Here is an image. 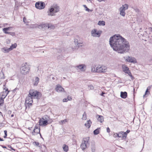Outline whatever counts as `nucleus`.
Listing matches in <instances>:
<instances>
[{"label": "nucleus", "instance_id": "1", "mask_svg": "<svg viewBox=\"0 0 152 152\" xmlns=\"http://www.w3.org/2000/svg\"><path fill=\"white\" fill-rule=\"evenodd\" d=\"M109 43L113 50L118 53H125L130 49L129 42L120 35H115L111 37Z\"/></svg>", "mask_w": 152, "mask_h": 152}, {"label": "nucleus", "instance_id": "2", "mask_svg": "<svg viewBox=\"0 0 152 152\" xmlns=\"http://www.w3.org/2000/svg\"><path fill=\"white\" fill-rule=\"evenodd\" d=\"M60 10L59 7L56 4L52 6L48 11V15L49 16H53L55 15V13L58 12Z\"/></svg>", "mask_w": 152, "mask_h": 152}, {"label": "nucleus", "instance_id": "3", "mask_svg": "<svg viewBox=\"0 0 152 152\" xmlns=\"http://www.w3.org/2000/svg\"><path fill=\"white\" fill-rule=\"evenodd\" d=\"M28 94L34 99H39L42 94L41 93L33 89H31L29 92Z\"/></svg>", "mask_w": 152, "mask_h": 152}, {"label": "nucleus", "instance_id": "4", "mask_svg": "<svg viewBox=\"0 0 152 152\" xmlns=\"http://www.w3.org/2000/svg\"><path fill=\"white\" fill-rule=\"evenodd\" d=\"M29 70V67L26 64H23L20 68V72L21 74L25 75L28 73Z\"/></svg>", "mask_w": 152, "mask_h": 152}, {"label": "nucleus", "instance_id": "5", "mask_svg": "<svg viewBox=\"0 0 152 152\" xmlns=\"http://www.w3.org/2000/svg\"><path fill=\"white\" fill-rule=\"evenodd\" d=\"M39 29H46V28H53L54 27L51 24L46 23H42L38 26Z\"/></svg>", "mask_w": 152, "mask_h": 152}, {"label": "nucleus", "instance_id": "6", "mask_svg": "<svg viewBox=\"0 0 152 152\" xmlns=\"http://www.w3.org/2000/svg\"><path fill=\"white\" fill-rule=\"evenodd\" d=\"M129 5L127 4L123 5L119 9L120 14L123 16H124L125 15V10L128 8Z\"/></svg>", "mask_w": 152, "mask_h": 152}, {"label": "nucleus", "instance_id": "7", "mask_svg": "<svg viewBox=\"0 0 152 152\" xmlns=\"http://www.w3.org/2000/svg\"><path fill=\"white\" fill-rule=\"evenodd\" d=\"M107 68L104 66L99 65L96 68V73H104L107 71Z\"/></svg>", "mask_w": 152, "mask_h": 152}, {"label": "nucleus", "instance_id": "8", "mask_svg": "<svg viewBox=\"0 0 152 152\" xmlns=\"http://www.w3.org/2000/svg\"><path fill=\"white\" fill-rule=\"evenodd\" d=\"M102 33V31L100 30L97 31L96 29L92 30L91 32V35L94 37H99Z\"/></svg>", "mask_w": 152, "mask_h": 152}, {"label": "nucleus", "instance_id": "9", "mask_svg": "<svg viewBox=\"0 0 152 152\" xmlns=\"http://www.w3.org/2000/svg\"><path fill=\"white\" fill-rule=\"evenodd\" d=\"M35 7L39 9H44L45 6V4L43 2H37L35 4Z\"/></svg>", "mask_w": 152, "mask_h": 152}, {"label": "nucleus", "instance_id": "10", "mask_svg": "<svg viewBox=\"0 0 152 152\" xmlns=\"http://www.w3.org/2000/svg\"><path fill=\"white\" fill-rule=\"evenodd\" d=\"M122 69L123 71L126 73L130 77H131L132 79H133V77L131 74V73L129 70V68L127 66L125 65L122 66Z\"/></svg>", "mask_w": 152, "mask_h": 152}, {"label": "nucleus", "instance_id": "11", "mask_svg": "<svg viewBox=\"0 0 152 152\" xmlns=\"http://www.w3.org/2000/svg\"><path fill=\"white\" fill-rule=\"evenodd\" d=\"M33 99L34 98L28 94V96L26 99L25 104H29L30 105H31L33 103Z\"/></svg>", "mask_w": 152, "mask_h": 152}, {"label": "nucleus", "instance_id": "12", "mask_svg": "<svg viewBox=\"0 0 152 152\" xmlns=\"http://www.w3.org/2000/svg\"><path fill=\"white\" fill-rule=\"evenodd\" d=\"M125 60L129 62L135 64L137 62L136 59L132 57H128L125 59Z\"/></svg>", "mask_w": 152, "mask_h": 152}, {"label": "nucleus", "instance_id": "13", "mask_svg": "<svg viewBox=\"0 0 152 152\" xmlns=\"http://www.w3.org/2000/svg\"><path fill=\"white\" fill-rule=\"evenodd\" d=\"M40 128H39L36 125L35 126L34 129L32 132V134L35 135L39 133H40Z\"/></svg>", "mask_w": 152, "mask_h": 152}, {"label": "nucleus", "instance_id": "14", "mask_svg": "<svg viewBox=\"0 0 152 152\" xmlns=\"http://www.w3.org/2000/svg\"><path fill=\"white\" fill-rule=\"evenodd\" d=\"M90 148L92 152H95L96 151V147L95 142H91Z\"/></svg>", "mask_w": 152, "mask_h": 152}, {"label": "nucleus", "instance_id": "15", "mask_svg": "<svg viewBox=\"0 0 152 152\" xmlns=\"http://www.w3.org/2000/svg\"><path fill=\"white\" fill-rule=\"evenodd\" d=\"M48 122L44 120L43 119H40L39 121V124L40 126H44L47 125L48 124Z\"/></svg>", "mask_w": 152, "mask_h": 152}, {"label": "nucleus", "instance_id": "16", "mask_svg": "<svg viewBox=\"0 0 152 152\" xmlns=\"http://www.w3.org/2000/svg\"><path fill=\"white\" fill-rule=\"evenodd\" d=\"M56 91L58 92L64 91V88L59 85H57L55 88Z\"/></svg>", "mask_w": 152, "mask_h": 152}, {"label": "nucleus", "instance_id": "17", "mask_svg": "<svg viewBox=\"0 0 152 152\" xmlns=\"http://www.w3.org/2000/svg\"><path fill=\"white\" fill-rule=\"evenodd\" d=\"M89 137H86L83 138L82 141V142L83 143H84L85 144H86V145L87 146V147L88 146L89 144Z\"/></svg>", "mask_w": 152, "mask_h": 152}, {"label": "nucleus", "instance_id": "18", "mask_svg": "<svg viewBox=\"0 0 152 152\" xmlns=\"http://www.w3.org/2000/svg\"><path fill=\"white\" fill-rule=\"evenodd\" d=\"M96 118L97 119L98 121L100 123H102L104 121V118L102 116L97 115L96 116Z\"/></svg>", "mask_w": 152, "mask_h": 152}, {"label": "nucleus", "instance_id": "19", "mask_svg": "<svg viewBox=\"0 0 152 152\" xmlns=\"http://www.w3.org/2000/svg\"><path fill=\"white\" fill-rule=\"evenodd\" d=\"M78 68L80 69L81 71H84L86 69V67L84 64H81L76 66Z\"/></svg>", "mask_w": 152, "mask_h": 152}, {"label": "nucleus", "instance_id": "20", "mask_svg": "<svg viewBox=\"0 0 152 152\" xmlns=\"http://www.w3.org/2000/svg\"><path fill=\"white\" fill-rule=\"evenodd\" d=\"M34 143L36 146H38L40 148H44V151H45L46 149V147L45 145H40L39 146V142H34Z\"/></svg>", "mask_w": 152, "mask_h": 152}, {"label": "nucleus", "instance_id": "21", "mask_svg": "<svg viewBox=\"0 0 152 152\" xmlns=\"http://www.w3.org/2000/svg\"><path fill=\"white\" fill-rule=\"evenodd\" d=\"M120 96L121 98L123 99H125L127 96V93L126 91L124 92L121 91V92Z\"/></svg>", "mask_w": 152, "mask_h": 152}, {"label": "nucleus", "instance_id": "22", "mask_svg": "<svg viewBox=\"0 0 152 152\" xmlns=\"http://www.w3.org/2000/svg\"><path fill=\"white\" fill-rule=\"evenodd\" d=\"M1 51L4 53H7L11 50L9 48L4 47L1 49Z\"/></svg>", "mask_w": 152, "mask_h": 152}, {"label": "nucleus", "instance_id": "23", "mask_svg": "<svg viewBox=\"0 0 152 152\" xmlns=\"http://www.w3.org/2000/svg\"><path fill=\"white\" fill-rule=\"evenodd\" d=\"M80 147L83 151H84L88 147L84 143H83L82 142Z\"/></svg>", "mask_w": 152, "mask_h": 152}, {"label": "nucleus", "instance_id": "24", "mask_svg": "<svg viewBox=\"0 0 152 152\" xmlns=\"http://www.w3.org/2000/svg\"><path fill=\"white\" fill-rule=\"evenodd\" d=\"M91 122L89 120L87 121V123L85 124V125L86 127L89 128L91 126Z\"/></svg>", "mask_w": 152, "mask_h": 152}, {"label": "nucleus", "instance_id": "25", "mask_svg": "<svg viewBox=\"0 0 152 152\" xmlns=\"http://www.w3.org/2000/svg\"><path fill=\"white\" fill-rule=\"evenodd\" d=\"M83 45V43H78L76 45V47L74 48H72V49L74 50L77 49L78 48L80 47H81Z\"/></svg>", "mask_w": 152, "mask_h": 152}, {"label": "nucleus", "instance_id": "26", "mask_svg": "<svg viewBox=\"0 0 152 152\" xmlns=\"http://www.w3.org/2000/svg\"><path fill=\"white\" fill-rule=\"evenodd\" d=\"M63 148L64 151L66 152H67L68 151L69 148L68 146L64 144L63 146Z\"/></svg>", "mask_w": 152, "mask_h": 152}, {"label": "nucleus", "instance_id": "27", "mask_svg": "<svg viewBox=\"0 0 152 152\" xmlns=\"http://www.w3.org/2000/svg\"><path fill=\"white\" fill-rule=\"evenodd\" d=\"M39 79L38 77H36L35 79V81L34 83V85L35 86H37L39 83Z\"/></svg>", "mask_w": 152, "mask_h": 152}, {"label": "nucleus", "instance_id": "28", "mask_svg": "<svg viewBox=\"0 0 152 152\" xmlns=\"http://www.w3.org/2000/svg\"><path fill=\"white\" fill-rule=\"evenodd\" d=\"M42 119L44 120H45L47 122L50 119V117L47 115H45L42 118Z\"/></svg>", "mask_w": 152, "mask_h": 152}, {"label": "nucleus", "instance_id": "29", "mask_svg": "<svg viewBox=\"0 0 152 152\" xmlns=\"http://www.w3.org/2000/svg\"><path fill=\"white\" fill-rule=\"evenodd\" d=\"M98 25L99 26H104L105 25V22L104 21H99L98 23Z\"/></svg>", "mask_w": 152, "mask_h": 152}, {"label": "nucleus", "instance_id": "30", "mask_svg": "<svg viewBox=\"0 0 152 152\" xmlns=\"http://www.w3.org/2000/svg\"><path fill=\"white\" fill-rule=\"evenodd\" d=\"M17 46V45L15 43L14 44H12V45H11L10 48H9L10 49V50H11L14 48H15Z\"/></svg>", "mask_w": 152, "mask_h": 152}, {"label": "nucleus", "instance_id": "31", "mask_svg": "<svg viewBox=\"0 0 152 152\" xmlns=\"http://www.w3.org/2000/svg\"><path fill=\"white\" fill-rule=\"evenodd\" d=\"M10 92V91H8V92L7 93H4L3 94L1 95V98H2L3 99H4L7 96V94H8L9 92Z\"/></svg>", "mask_w": 152, "mask_h": 152}, {"label": "nucleus", "instance_id": "32", "mask_svg": "<svg viewBox=\"0 0 152 152\" xmlns=\"http://www.w3.org/2000/svg\"><path fill=\"white\" fill-rule=\"evenodd\" d=\"M87 118V115H86V114L85 112L83 115V117L82 118V119L83 120H86Z\"/></svg>", "mask_w": 152, "mask_h": 152}, {"label": "nucleus", "instance_id": "33", "mask_svg": "<svg viewBox=\"0 0 152 152\" xmlns=\"http://www.w3.org/2000/svg\"><path fill=\"white\" fill-rule=\"evenodd\" d=\"M100 129V128H98L95 130L94 131V133L95 135H97L99 134V129Z\"/></svg>", "mask_w": 152, "mask_h": 152}, {"label": "nucleus", "instance_id": "34", "mask_svg": "<svg viewBox=\"0 0 152 152\" xmlns=\"http://www.w3.org/2000/svg\"><path fill=\"white\" fill-rule=\"evenodd\" d=\"M123 132H120L118 134L117 133H115V134L117 135V136L118 137H122V135Z\"/></svg>", "mask_w": 152, "mask_h": 152}, {"label": "nucleus", "instance_id": "35", "mask_svg": "<svg viewBox=\"0 0 152 152\" xmlns=\"http://www.w3.org/2000/svg\"><path fill=\"white\" fill-rule=\"evenodd\" d=\"M83 6L86 9V11H88V12H91L92 11V10H90L89 9H88V8L86 6V5H83Z\"/></svg>", "mask_w": 152, "mask_h": 152}, {"label": "nucleus", "instance_id": "36", "mask_svg": "<svg viewBox=\"0 0 152 152\" xmlns=\"http://www.w3.org/2000/svg\"><path fill=\"white\" fill-rule=\"evenodd\" d=\"M122 138H126L127 135V133H126V132H123V133H122Z\"/></svg>", "mask_w": 152, "mask_h": 152}, {"label": "nucleus", "instance_id": "37", "mask_svg": "<svg viewBox=\"0 0 152 152\" xmlns=\"http://www.w3.org/2000/svg\"><path fill=\"white\" fill-rule=\"evenodd\" d=\"M5 85H4V87H5ZM3 88L5 90V91H4V93H7L8 91H10L8 90V88L6 87H3Z\"/></svg>", "mask_w": 152, "mask_h": 152}, {"label": "nucleus", "instance_id": "38", "mask_svg": "<svg viewBox=\"0 0 152 152\" xmlns=\"http://www.w3.org/2000/svg\"><path fill=\"white\" fill-rule=\"evenodd\" d=\"M4 99L0 98V106H2L4 103Z\"/></svg>", "mask_w": 152, "mask_h": 152}, {"label": "nucleus", "instance_id": "39", "mask_svg": "<svg viewBox=\"0 0 152 152\" xmlns=\"http://www.w3.org/2000/svg\"><path fill=\"white\" fill-rule=\"evenodd\" d=\"M91 71L92 72H96V69H95L94 67L92 66L91 69Z\"/></svg>", "mask_w": 152, "mask_h": 152}, {"label": "nucleus", "instance_id": "40", "mask_svg": "<svg viewBox=\"0 0 152 152\" xmlns=\"http://www.w3.org/2000/svg\"><path fill=\"white\" fill-rule=\"evenodd\" d=\"M150 94V92L148 90H146L145 94L143 95V96L144 97L145 96H146L147 95H148Z\"/></svg>", "mask_w": 152, "mask_h": 152}, {"label": "nucleus", "instance_id": "41", "mask_svg": "<svg viewBox=\"0 0 152 152\" xmlns=\"http://www.w3.org/2000/svg\"><path fill=\"white\" fill-rule=\"evenodd\" d=\"M4 138H6L7 137V131L6 130H4Z\"/></svg>", "mask_w": 152, "mask_h": 152}, {"label": "nucleus", "instance_id": "42", "mask_svg": "<svg viewBox=\"0 0 152 152\" xmlns=\"http://www.w3.org/2000/svg\"><path fill=\"white\" fill-rule=\"evenodd\" d=\"M9 34L10 35H12V36H14L15 34L14 32H9Z\"/></svg>", "mask_w": 152, "mask_h": 152}, {"label": "nucleus", "instance_id": "43", "mask_svg": "<svg viewBox=\"0 0 152 152\" xmlns=\"http://www.w3.org/2000/svg\"><path fill=\"white\" fill-rule=\"evenodd\" d=\"M67 121V120L65 119L63 120H62L61 121V124H63L65 123V122H66Z\"/></svg>", "mask_w": 152, "mask_h": 152}, {"label": "nucleus", "instance_id": "44", "mask_svg": "<svg viewBox=\"0 0 152 152\" xmlns=\"http://www.w3.org/2000/svg\"><path fill=\"white\" fill-rule=\"evenodd\" d=\"M8 148H9H9L11 149V150H13V151H15V149H14V148H13L11 147V146H10V145H8Z\"/></svg>", "mask_w": 152, "mask_h": 152}, {"label": "nucleus", "instance_id": "45", "mask_svg": "<svg viewBox=\"0 0 152 152\" xmlns=\"http://www.w3.org/2000/svg\"><path fill=\"white\" fill-rule=\"evenodd\" d=\"M10 40L8 39H7L6 40V42H7V44H9L10 43Z\"/></svg>", "mask_w": 152, "mask_h": 152}, {"label": "nucleus", "instance_id": "46", "mask_svg": "<svg viewBox=\"0 0 152 152\" xmlns=\"http://www.w3.org/2000/svg\"><path fill=\"white\" fill-rule=\"evenodd\" d=\"M74 42H75V43L76 45H77V43H78L77 39H74Z\"/></svg>", "mask_w": 152, "mask_h": 152}, {"label": "nucleus", "instance_id": "47", "mask_svg": "<svg viewBox=\"0 0 152 152\" xmlns=\"http://www.w3.org/2000/svg\"><path fill=\"white\" fill-rule=\"evenodd\" d=\"M3 32L5 33L6 34H9V32H7V30H5L4 29V28H3Z\"/></svg>", "mask_w": 152, "mask_h": 152}, {"label": "nucleus", "instance_id": "48", "mask_svg": "<svg viewBox=\"0 0 152 152\" xmlns=\"http://www.w3.org/2000/svg\"><path fill=\"white\" fill-rule=\"evenodd\" d=\"M11 28L10 27H9L7 28H4V29L5 30H10V28Z\"/></svg>", "mask_w": 152, "mask_h": 152}, {"label": "nucleus", "instance_id": "49", "mask_svg": "<svg viewBox=\"0 0 152 152\" xmlns=\"http://www.w3.org/2000/svg\"><path fill=\"white\" fill-rule=\"evenodd\" d=\"M88 87L90 88V89H94V87L92 85H89L88 86Z\"/></svg>", "mask_w": 152, "mask_h": 152}, {"label": "nucleus", "instance_id": "50", "mask_svg": "<svg viewBox=\"0 0 152 152\" xmlns=\"http://www.w3.org/2000/svg\"><path fill=\"white\" fill-rule=\"evenodd\" d=\"M68 100L67 99V98H64L63 100V102H67L68 101Z\"/></svg>", "mask_w": 152, "mask_h": 152}, {"label": "nucleus", "instance_id": "51", "mask_svg": "<svg viewBox=\"0 0 152 152\" xmlns=\"http://www.w3.org/2000/svg\"><path fill=\"white\" fill-rule=\"evenodd\" d=\"M67 99L68 100L70 101L72 99V98L71 96H68L67 97Z\"/></svg>", "mask_w": 152, "mask_h": 152}, {"label": "nucleus", "instance_id": "52", "mask_svg": "<svg viewBox=\"0 0 152 152\" xmlns=\"http://www.w3.org/2000/svg\"><path fill=\"white\" fill-rule=\"evenodd\" d=\"M107 131L108 133H109L110 132V129L108 127L107 129Z\"/></svg>", "mask_w": 152, "mask_h": 152}, {"label": "nucleus", "instance_id": "53", "mask_svg": "<svg viewBox=\"0 0 152 152\" xmlns=\"http://www.w3.org/2000/svg\"><path fill=\"white\" fill-rule=\"evenodd\" d=\"M1 146L2 147V148H6L7 149H8V150H10V149H9L8 148H7V147L4 146V145H1Z\"/></svg>", "mask_w": 152, "mask_h": 152}, {"label": "nucleus", "instance_id": "54", "mask_svg": "<svg viewBox=\"0 0 152 152\" xmlns=\"http://www.w3.org/2000/svg\"><path fill=\"white\" fill-rule=\"evenodd\" d=\"M151 86H148L147 88V90H150L151 88Z\"/></svg>", "mask_w": 152, "mask_h": 152}, {"label": "nucleus", "instance_id": "55", "mask_svg": "<svg viewBox=\"0 0 152 152\" xmlns=\"http://www.w3.org/2000/svg\"><path fill=\"white\" fill-rule=\"evenodd\" d=\"M19 89L17 88H15L13 90V92H14L15 91H16L17 90H18Z\"/></svg>", "mask_w": 152, "mask_h": 152}, {"label": "nucleus", "instance_id": "56", "mask_svg": "<svg viewBox=\"0 0 152 152\" xmlns=\"http://www.w3.org/2000/svg\"><path fill=\"white\" fill-rule=\"evenodd\" d=\"M105 94V93L104 92H102V94H100V95L102 96H104V95Z\"/></svg>", "mask_w": 152, "mask_h": 152}, {"label": "nucleus", "instance_id": "57", "mask_svg": "<svg viewBox=\"0 0 152 152\" xmlns=\"http://www.w3.org/2000/svg\"><path fill=\"white\" fill-rule=\"evenodd\" d=\"M97 0L99 2H101V1H105L107 0Z\"/></svg>", "mask_w": 152, "mask_h": 152}, {"label": "nucleus", "instance_id": "58", "mask_svg": "<svg viewBox=\"0 0 152 152\" xmlns=\"http://www.w3.org/2000/svg\"><path fill=\"white\" fill-rule=\"evenodd\" d=\"M130 132V130L129 129H128V130H127L126 131V132H126V133H127H127H129Z\"/></svg>", "mask_w": 152, "mask_h": 152}, {"label": "nucleus", "instance_id": "59", "mask_svg": "<svg viewBox=\"0 0 152 152\" xmlns=\"http://www.w3.org/2000/svg\"><path fill=\"white\" fill-rule=\"evenodd\" d=\"M2 75H3V77H1V79H4V74H2Z\"/></svg>", "mask_w": 152, "mask_h": 152}, {"label": "nucleus", "instance_id": "60", "mask_svg": "<svg viewBox=\"0 0 152 152\" xmlns=\"http://www.w3.org/2000/svg\"><path fill=\"white\" fill-rule=\"evenodd\" d=\"M4 140H3L2 138H1L0 137V141H3Z\"/></svg>", "mask_w": 152, "mask_h": 152}, {"label": "nucleus", "instance_id": "61", "mask_svg": "<svg viewBox=\"0 0 152 152\" xmlns=\"http://www.w3.org/2000/svg\"><path fill=\"white\" fill-rule=\"evenodd\" d=\"M26 18H24H24H23V22H25V20H26Z\"/></svg>", "mask_w": 152, "mask_h": 152}, {"label": "nucleus", "instance_id": "62", "mask_svg": "<svg viewBox=\"0 0 152 152\" xmlns=\"http://www.w3.org/2000/svg\"><path fill=\"white\" fill-rule=\"evenodd\" d=\"M114 136L115 137H117V135L115 134V133L114 134Z\"/></svg>", "mask_w": 152, "mask_h": 152}, {"label": "nucleus", "instance_id": "63", "mask_svg": "<svg viewBox=\"0 0 152 152\" xmlns=\"http://www.w3.org/2000/svg\"><path fill=\"white\" fill-rule=\"evenodd\" d=\"M39 134H40V137H41V138H42V135H41V134L40 133H39Z\"/></svg>", "mask_w": 152, "mask_h": 152}, {"label": "nucleus", "instance_id": "64", "mask_svg": "<svg viewBox=\"0 0 152 152\" xmlns=\"http://www.w3.org/2000/svg\"><path fill=\"white\" fill-rule=\"evenodd\" d=\"M13 116H14V115H13V114H12L11 115V117H13Z\"/></svg>", "mask_w": 152, "mask_h": 152}]
</instances>
